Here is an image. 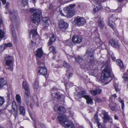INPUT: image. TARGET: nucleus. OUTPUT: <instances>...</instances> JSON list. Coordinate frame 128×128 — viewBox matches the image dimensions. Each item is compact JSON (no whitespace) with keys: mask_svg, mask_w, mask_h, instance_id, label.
I'll list each match as a JSON object with an SVG mask.
<instances>
[{"mask_svg":"<svg viewBox=\"0 0 128 128\" xmlns=\"http://www.w3.org/2000/svg\"><path fill=\"white\" fill-rule=\"evenodd\" d=\"M122 78H124V81L125 82H127L128 84V76L124 75Z\"/></svg>","mask_w":128,"mask_h":128,"instance_id":"36","label":"nucleus"},{"mask_svg":"<svg viewBox=\"0 0 128 128\" xmlns=\"http://www.w3.org/2000/svg\"><path fill=\"white\" fill-rule=\"evenodd\" d=\"M34 88L36 90L38 88V82L36 81H35L34 84Z\"/></svg>","mask_w":128,"mask_h":128,"instance_id":"33","label":"nucleus"},{"mask_svg":"<svg viewBox=\"0 0 128 128\" xmlns=\"http://www.w3.org/2000/svg\"><path fill=\"white\" fill-rule=\"evenodd\" d=\"M30 13H34V14L30 17L31 20L36 24H38L40 21V18L42 16L41 11L37 9L32 8L30 10Z\"/></svg>","mask_w":128,"mask_h":128,"instance_id":"2","label":"nucleus"},{"mask_svg":"<svg viewBox=\"0 0 128 128\" xmlns=\"http://www.w3.org/2000/svg\"><path fill=\"white\" fill-rule=\"evenodd\" d=\"M2 19L0 18V25L2 24Z\"/></svg>","mask_w":128,"mask_h":128,"instance_id":"62","label":"nucleus"},{"mask_svg":"<svg viewBox=\"0 0 128 128\" xmlns=\"http://www.w3.org/2000/svg\"><path fill=\"white\" fill-rule=\"evenodd\" d=\"M63 66L66 68H68L70 66V64L65 61L63 63Z\"/></svg>","mask_w":128,"mask_h":128,"instance_id":"40","label":"nucleus"},{"mask_svg":"<svg viewBox=\"0 0 128 128\" xmlns=\"http://www.w3.org/2000/svg\"><path fill=\"white\" fill-rule=\"evenodd\" d=\"M94 60L93 57H92V58H90V62H88L87 64V63H86V66H87L88 65L89 66L90 64H94Z\"/></svg>","mask_w":128,"mask_h":128,"instance_id":"31","label":"nucleus"},{"mask_svg":"<svg viewBox=\"0 0 128 128\" xmlns=\"http://www.w3.org/2000/svg\"><path fill=\"white\" fill-rule=\"evenodd\" d=\"M75 6V4H71L69 7L64 8V12L66 14V15L62 13V10L60 9L59 11L61 14L62 16H66L69 18L72 17L74 15L73 8Z\"/></svg>","mask_w":128,"mask_h":128,"instance_id":"5","label":"nucleus"},{"mask_svg":"<svg viewBox=\"0 0 128 128\" xmlns=\"http://www.w3.org/2000/svg\"><path fill=\"white\" fill-rule=\"evenodd\" d=\"M5 33L3 31L0 30V38H2L4 37Z\"/></svg>","mask_w":128,"mask_h":128,"instance_id":"39","label":"nucleus"},{"mask_svg":"<svg viewBox=\"0 0 128 128\" xmlns=\"http://www.w3.org/2000/svg\"><path fill=\"white\" fill-rule=\"evenodd\" d=\"M25 94L26 96L27 97H28L29 96V94H30V90L29 89H28L27 90H25Z\"/></svg>","mask_w":128,"mask_h":128,"instance_id":"45","label":"nucleus"},{"mask_svg":"<svg viewBox=\"0 0 128 128\" xmlns=\"http://www.w3.org/2000/svg\"><path fill=\"white\" fill-rule=\"evenodd\" d=\"M12 112L13 115L15 116H17L18 113L17 108L13 109Z\"/></svg>","mask_w":128,"mask_h":128,"instance_id":"37","label":"nucleus"},{"mask_svg":"<svg viewBox=\"0 0 128 128\" xmlns=\"http://www.w3.org/2000/svg\"><path fill=\"white\" fill-rule=\"evenodd\" d=\"M47 70L44 66H40L38 68V74L40 75H46L47 74Z\"/></svg>","mask_w":128,"mask_h":128,"instance_id":"11","label":"nucleus"},{"mask_svg":"<svg viewBox=\"0 0 128 128\" xmlns=\"http://www.w3.org/2000/svg\"><path fill=\"white\" fill-rule=\"evenodd\" d=\"M85 99L86 100V102L88 104H93L92 99L88 95Z\"/></svg>","mask_w":128,"mask_h":128,"instance_id":"22","label":"nucleus"},{"mask_svg":"<svg viewBox=\"0 0 128 128\" xmlns=\"http://www.w3.org/2000/svg\"><path fill=\"white\" fill-rule=\"evenodd\" d=\"M56 38L54 34H52V37L50 38L49 41L48 42V45H50L52 43L54 42Z\"/></svg>","mask_w":128,"mask_h":128,"instance_id":"29","label":"nucleus"},{"mask_svg":"<svg viewBox=\"0 0 128 128\" xmlns=\"http://www.w3.org/2000/svg\"><path fill=\"white\" fill-rule=\"evenodd\" d=\"M37 63L39 67H40V66H42V65H44V64L43 61L42 60H38L37 62Z\"/></svg>","mask_w":128,"mask_h":128,"instance_id":"34","label":"nucleus"},{"mask_svg":"<svg viewBox=\"0 0 128 128\" xmlns=\"http://www.w3.org/2000/svg\"><path fill=\"white\" fill-rule=\"evenodd\" d=\"M101 89L99 88H97L96 90H90V92L91 94L93 95H96L97 94H99L101 93Z\"/></svg>","mask_w":128,"mask_h":128,"instance_id":"17","label":"nucleus"},{"mask_svg":"<svg viewBox=\"0 0 128 128\" xmlns=\"http://www.w3.org/2000/svg\"><path fill=\"white\" fill-rule=\"evenodd\" d=\"M58 25L60 29L63 31L65 30L68 26V24L62 20L59 21Z\"/></svg>","mask_w":128,"mask_h":128,"instance_id":"9","label":"nucleus"},{"mask_svg":"<svg viewBox=\"0 0 128 128\" xmlns=\"http://www.w3.org/2000/svg\"><path fill=\"white\" fill-rule=\"evenodd\" d=\"M109 102L110 103L109 104V106L111 109L112 108V100L111 98H110L109 100Z\"/></svg>","mask_w":128,"mask_h":128,"instance_id":"46","label":"nucleus"},{"mask_svg":"<svg viewBox=\"0 0 128 128\" xmlns=\"http://www.w3.org/2000/svg\"><path fill=\"white\" fill-rule=\"evenodd\" d=\"M114 119L115 120H118V116L116 114H114Z\"/></svg>","mask_w":128,"mask_h":128,"instance_id":"56","label":"nucleus"},{"mask_svg":"<svg viewBox=\"0 0 128 128\" xmlns=\"http://www.w3.org/2000/svg\"><path fill=\"white\" fill-rule=\"evenodd\" d=\"M35 100H36V104L37 106H38V100L37 98L36 97H35Z\"/></svg>","mask_w":128,"mask_h":128,"instance_id":"53","label":"nucleus"},{"mask_svg":"<svg viewBox=\"0 0 128 128\" xmlns=\"http://www.w3.org/2000/svg\"><path fill=\"white\" fill-rule=\"evenodd\" d=\"M116 62L118 65L119 66L121 69H123L124 68V65L122 61L120 59H117L116 60Z\"/></svg>","mask_w":128,"mask_h":128,"instance_id":"19","label":"nucleus"},{"mask_svg":"<svg viewBox=\"0 0 128 128\" xmlns=\"http://www.w3.org/2000/svg\"><path fill=\"white\" fill-rule=\"evenodd\" d=\"M22 85L25 90H28V89H29L28 84L26 82L24 81L22 83Z\"/></svg>","mask_w":128,"mask_h":128,"instance_id":"26","label":"nucleus"},{"mask_svg":"<svg viewBox=\"0 0 128 128\" xmlns=\"http://www.w3.org/2000/svg\"><path fill=\"white\" fill-rule=\"evenodd\" d=\"M70 42V41L69 40H67L66 41L65 43L67 45H69V44Z\"/></svg>","mask_w":128,"mask_h":128,"instance_id":"52","label":"nucleus"},{"mask_svg":"<svg viewBox=\"0 0 128 128\" xmlns=\"http://www.w3.org/2000/svg\"><path fill=\"white\" fill-rule=\"evenodd\" d=\"M4 46H5L7 47H11L12 46V44L11 43H10L5 44Z\"/></svg>","mask_w":128,"mask_h":128,"instance_id":"51","label":"nucleus"},{"mask_svg":"<svg viewBox=\"0 0 128 128\" xmlns=\"http://www.w3.org/2000/svg\"><path fill=\"white\" fill-rule=\"evenodd\" d=\"M116 59V58L115 57L112 56V60L114 61Z\"/></svg>","mask_w":128,"mask_h":128,"instance_id":"63","label":"nucleus"},{"mask_svg":"<svg viewBox=\"0 0 128 128\" xmlns=\"http://www.w3.org/2000/svg\"><path fill=\"white\" fill-rule=\"evenodd\" d=\"M112 18L110 17L108 18V25L111 28H112V25L111 23H112Z\"/></svg>","mask_w":128,"mask_h":128,"instance_id":"41","label":"nucleus"},{"mask_svg":"<svg viewBox=\"0 0 128 128\" xmlns=\"http://www.w3.org/2000/svg\"><path fill=\"white\" fill-rule=\"evenodd\" d=\"M5 102V100L4 98L0 96V106H2Z\"/></svg>","mask_w":128,"mask_h":128,"instance_id":"35","label":"nucleus"},{"mask_svg":"<svg viewBox=\"0 0 128 128\" xmlns=\"http://www.w3.org/2000/svg\"><path fill=\"white\" fill-rule=\"evenodd\" d=\"M3 46H0V52L4 50Z\"/></svg>","mask_w":128,"mask_h":128,"instance_id":"55","label":"nucleus"},{"mask_svg":"<svg viewBox=\"0 0 128 128\" xmlns=\"http://www.w3.org/2000/svg\"><path fill=\"white\" fill-rule=\"evenodd\" d=\"M52 95L53 96H55V98H57L58 99H59L60 98L61 96L59 94H58L56 93L55 94H54L53 93H52Z\"/></svg>","mask_w":128,"mask_h":128,"instance_id":"38","label":"nucleus"},{"mask_svg":"<svg viewBox=\"0 0 128 128\" xmlns=\"http://www.w3.org/2000/svg\"><path fill=\"white\" fill-rule=\"evenodd\" d=\"M96 101L98 103H100L102 102V100L100 98H97L96 100Z\"/></svg>","mask_w":128,"mask_h":128,"instance_id":"50","label":"nucleus"},{"mask_svg":"<svg viewBox=\"0 0 128 128\" xmlns=\"http://www.w3.org/2000/svg\"><path fill=\"white\" fill-rule=\"evenodd\" d=\"M29 34V37L30 38H31V34L32 35V38H34V37L35 36H38V35L36 29L31 30Z\"/></svg>","mask_w":128,"mask_h":128,"instance_id":"15","label":"nucleus"},{"mask_svg":"<svg viewBox=\"0 0 128 128\" xmlns=\"http://www.w3.org/2000/svg\"><path fill=\"white\" fill-rule=\"evenodd\" d=\"M10 5V4L9 2H7L6 4V8H8V7Z\"/></svg>","mask_w":128,"mask_h":128,"instance_id":"54","label":"nucleus"},{"mask_svg":"<svg viewBox=\"0 0 128 128\" xmlns=\"http://www.w3.org/2000/svg\"><path fill=\"white\" fill-rule=\"evenodd\" d=\"M82 38L80 36H74L72 38V42L74 43L78 44L82 41Z\"/></svg>","mask_w":128,"mask_h":128,"instance_id":"10","label":"nucleus"},{"mask_svg":"<svg viewBox=\"0 0 128 128\" xmlns=\"http://www.w3.org/2000/svg\"><path fill=\"white\" fill-rule=\"evenodd\" d=\"M22 3L24 6L28 4V0H22Z\"/></svg>","mask_w":128,"mask_h":128,"instance_id":"44","label":"nucleus"},{"mask_svg":"<svg viewBox=\"0 0 128 128\" xmlns=\"http://www.w3.org/2000/svg\"><path fill=\"white\" fill-rule=\"evenodd\" d=\"M42 20L43 22L42 24L44 26L46 27L49 26L50 21L48 17H42Z\"/></svg>","mask_w":128,"mask_h":128,"instance_id":"12","label":"nucleus"},{"mask_svg":"<svg viewBox=\"0 0 128 128\" xmlns=\"http://www.w3.org/2000/svg\"><path fill=\"white\" fill-rule=\"evenodd\" d=\"M97 123L98 128H102V126L100 124L99 122L98 123Z\"/></svg>","mask_w":128,"mask_h":128,"instance_id":"57","label":"nucleus"},{"mask_svg":"<svg viewBox=\"0 0 128 128\" xmlns=\"http://www.w3.org/2000/svg\"><path fill=\"white\" fill-rule=\"evenodd\" d=\"M6 82L3 78L0 79V88L6 84Z\"/></svg>","mask_w":128,"mask_h":128,"instance_id":"24","label":"nucleus"},{"mask_svg":"<svg viewBox=\"0 0 128 128\" xmlns=\"http://www.w3.org/2000/svg\"><path fill=\"white\" fill-rule=\"evenodd\" d=\"M12 107L13 108V109L17 108V106L15 101H14L12 102Z\"/></svg>","mask_w":128,"mask_h":128,"instance_id":"42","label":"nucleus"},{"mask_svg":"<svg viewBox=\"0 0 128 128\" xmlns=\"http://www.w3.org/2000/svg\"><path fill=\"white\" fill-rule=\"evenodd\" d=\"M72 73H70L68 75V78H70V77H72Z\"/></svg>","mask_w":128,"mask_h":128,"instance_id":"60","label":"nucleus"},{"mask_svg":"<svg viewBox=\"0 0 128 128\" xmlns=\"http://www.w3.org/2000/svg\"><path fill=\"white\" fill-rule=\"evenodd\" d=\"M49 50L52 52L54 54H55L56 52V49L53 46H51Z\"/></svg>","mask_w":128,"mask_h":128,"instance_id":"30","label":"nucleus"},{"mask_svg":"<svg viewBox=\"0 0 128 128\" xmlns=\"http://www.w3.org/2000/svg\"><path fill=\"white\" fill-rule=\"evenodd\" d=\"M97 18L98 20V25L102 29L104 27V24L102 21H101L100 18L98 17Z\"/></svg>","mask_w":128,"mask_h":128,"instance_id":"21","label":"nucleus"},{"mask_svg":"<svg viewBox=\"0 0 128 128\" xmlns=\"http://www.w3.org/2000/svg\"><path fill=\"white\" fill-rule=\"evenodd\" d=\"M102 6L100 4L97 3L94 7L93 10L95 12L101 9L102 8Z\"/></svg>","mask_w":128,"mask_h":128,"instance_id":"20","label":"nucleus"},{"mask_svg":"<svg viewBox=\"0 0 128 128\" xmlns=\"http://www.w3.org/2000/svg\"><path fill=\"white\" fill-rule=\"evenodd\" d=\"M114 87L116 91V92H120V89L119 88V84L118 82H116L114 81Z\"/></svg>","mask_w":128,"mask_h":128,"instance_id":"18","label":"nucleus"},{"mask_svg":"<svg viewBox=\"0 0 128 128\" xmlns=\"http://www.w3.org/2000/svg\"><path fill=\"white\" fill-rule=\"evenodd\" d=\"M52 8H53V6L52 5H50L49 7V8L50 9H52Z\"/></svg>","mask_w":128,"mask_h":128,"instance_id":"61","label":"nucleus"},{"mask_svg":"<svg viewBox=\"0 0 128 128\" xmlns=\"http://www.w3.org/2000/svg\"><path fill=\"white\" fill-rule=\"evenodd\" d=\"M118 106L116 105L115 106L112 107V111H116L120 109V108H119V109L118 108Z\"/></svg>","mask_w":128,"mask_h":128,"instance_id":"47","label":"nucleus"},{"mask_svg":"<svg viewBox=\"0 0 128 128\" xmlns=\"http://www.w3.org/2000/svg\"><path fill=\"white\" fill-rule=\"evenodd\" d=\"M113 44V47L116 48H118L120 47V45L119 44L118 42V40H114V41Z\"/></svg>","mask_w":128,"mask_h":128,"instance_id":"27","label":"nucleus"},{"mask_svg":"<svg viewBox=\"0 0 128 128\" xmlns=\"http://www.w3.org/2000/svg\"><path fill=\"white\" fill-rule=\"evenodd\" d=\"M94 119L95 120V121L97 123L99 122L98 120V116L97 114L95 115L94 116Z\"/></svg>","mask_w":128,"mask_h":128,"instance_id":"48","label":"nucleus"},{"mask_svg":"<svg viewBox=\"0 0 128 128\" xmlns=\"http://www.w3.org/2000/svg\"><path fill=\"white\" fill-rule=\"evenodd\" d=\"M104 122H106L107 121L110 120V117L106 113H104Z\"/></svg>","mask_w":128,"mask_h":128,"instance_id":"28","label":"nucleus"},{"mask_svg":"<svg viewBox=\"0 0 128 128\" xmlns=\"http://www.w3.org/2000/svg\"><path fill=\"white\" fill-rule=\"evenodd\" d=\"M74 21L76 25L79 26H82L86 23V20L84 18L78 16L75 18Z\"/></svg>","mask_w":128,"mask_h":128,"instance_id":"8","label":"nucleus"},{"mask_svg":"<svg viewBox=\"0 0 128 128\" xmlns=\"http://www.w3.org/2000/svg\"><path fill=\"white\" fill-rule=\"evenodd\" d=\"M64 127L65 128H73L74 126L72 122L70 121L64 124Z\"/></svg>","mask_w":128,"mask_h":128,"instance_id":"16","label":"nucleus"},{"mask_svg":"<svg viewBox=\"0 0 128 128\" xmlns=\"http://www.w3.org/2000/svg\"><path fill=\"white\" fill-rule=\"evenodd\" d=\"M19 110L20 114L22 115H24L25 113V111L24 108V107L20 106L19 107Z\"/></svg>","mask_w":128,"mask_h":128,"instance_id":"25","label":"nucleus"},{"mask_svg":"<svg viewBox=\"0 0 128 128\" xmlns=\"http://www.w3.org/2000/svg\"><path fill=\"white\" fill-rule=\"evenodd\" d=\"M55 110L58 109V113L60 114L58 116V118L59 122L61 123H64L67 120L66 116L64 114L66 110L63 106H60L58 108L57 106H55L54 108Z\"/></svg>","mask_w":128,"mask_h":128,"instance_id":"3","label":"nucleus"},{"mask_svg":"<svg viewBox=\"0 0 128 128\" xmlns=\"http://www.w3.org/2000/svg\"><path fill=\"white\" fill-rule=\"evenodd\" d=\"M36 52V56L38 58H41L43 55V53L42 48H38Z\"/></svg>","mask_w":128,"mask_h":128,"instance_id":"14","label":"nucleus"},{"mask_svg":"<svg viewBox=\"0 0 128 128\" xmlns=\"http://www.w3.org/2000/svg\"><path fill=\"white\" fill-rule=\"evenodd\" d=\"M68 58L70 57V58H72L74 57L76 60V62L79 63L81 65V66L82 68H83L82 66H86V67H87V66H86V63H87V62H84V61L79 56H78L77 58H76L74 54H70L69 55H68L67 56Z\"/></svg>","mask_w":128,"mask_h":128,"instance_id":"7","label":"nucleus"},{"mask_svg":"<svg viewBox=\"0 0 128 128\" xmlns=\"http://www.w3.org/2000/svg\"><path fill=\"white\" fill-rule=\"evenodd\" d=\"M88 96L86 95V92L85 91H81L79 92L77 94V96L78 98L80 99L82 98H85Z\"/></svg>","mask_w":128,"mask_h":128,"instance_id":"13","label":"nucleus"},{"mask_svg":"<svg viewBox=\"0 0 128 128\" xmlns=\"http://www.w3.org/2000/svg\"><path fill=\"white\" fill-rule=\"evenodd\" d=\"M4 60L6 66H8V68L12 71V70L13 64L14 61L13 57L6 55L5 57Z\"/></svg>","mask_w":128,"mask_h":128,"instance_id":"6","label":"nucleus"},{"mask_svg":"<svg viewBox=\"0 0 128 128\" xmlns=\"http://www.w3.org/2000/svg\"><path fill=\"white\" fill-rule=\"evenodd\" d=\"M16 98L17 102L20 104L21 102V98L20 96L18 94H16Z\"/></svg>","mask_w":128,"mask_h":128,"instance_id":"32","label":"nucleus"},{"mask_svg":"<svg viewBox=\"0 0 128 128\" xmlns=\"http://www.w3.org/2000/svg\"><path fill=\"white\" fill-rule=\"evenodd\" d=\"M1 0L2 2V4H6V0Z\"/></svg>","mask_w":128,"mask_h":128,"instance_id":"59","label":"nucleus"},{"mask_svg":"<svg viewBox=\"0 0 128 128\" xmlns=\"http://www.w3.org/2000/svg\"><path fill=\"white\" fill-rule=\"evenodd\" d=\"M109 43L110 45L112 46V41H110L109 42Z\"/></svg>","mask_w":128,"mask_h":128,"instance_id":"64","label":"nucleus"},{"mask_svg":"<svg viewBox=\"0 0 128 128\" xmlns=\"http://www.w3.org/2000/svg\"><path fill=\"white\" fill-rule=\"evenodd\" d=\"M119 102H120L122 104V110L124 109V102L122 100H119Z\"/></svg>","mask_w":128,"mask_h":128,"instance_id":"43","label":"nucleus"},{"mask_svg":"<svg viewBox=\"0 0 128 128\" xmlns=\"http://www.w3.org/2000/svg\"><path fill=\"white\" fill-rule=\"evenodd\" d=\"M110 73L109 69L107 68H105L102 71L101 80L102 82L105 83L106 84H108L112 80L110 78Z\"/></svg>","mask_w":128,"mask_h":128,"instance_id":"4","label":"nucleus"},{"mask_svg":"<svg viewBox=\"0 0 128 128\" xmlns=\"http://www.w3.org/2000/svg\"><path fill=\"white\" fill-rule=\"evenodd\" d=\"M114 32L115 33H113V34H114V33H115V34L116 35L118 34L117 31L116 29L114 28Z\"/></svg>","mask_w":128,"mask_h":128,"instance_id":"58","label":"nucleus"},{"mask_svg":"<svg viewBox=\"0 0 128 128\" xmlns=\"http://www.w3.org/2000/svg\"><path fill=\"white\" fill-rule=\"evenodd\" d=\"M86 55L88 57L92 58L93 57V51L92 50H88L86 51Z\"/></svg>","mask_w":128,"mask_h":128,"instance_id":"23","label":"nucleus"},{"mask_svg":"<svg viewBox=\"0 0 128 128\" xmlns=\"http://www.w3.org/2000/svg\"><path fill=\"white\" fill-rule=\"evenodd\" d=\"M35 44V43L33 42L32 41H31V42L30 44V47H32Z\"/></svg>","mask_w":128,"mask_h":128,"instance_id":"49","label":"nucleus"},{"mask_svg":"<svg viewBox=\"0 0 128 128\" xmlns=\"http://www.w3.org/2000/svg\"><path fill=\"white\" fill-rule=\"evenodd\" d=\"M10 17L12 21V23L10 26L11 30L12 32V36L14 38H16V35L15 31L14 28V26H18L19 24V20L17 16L16 11L12 13H10Z\"/></svg>","mask_w":128,"mask_h":128,"instance_id":"1","label":"nucleus"}]
</instances>
